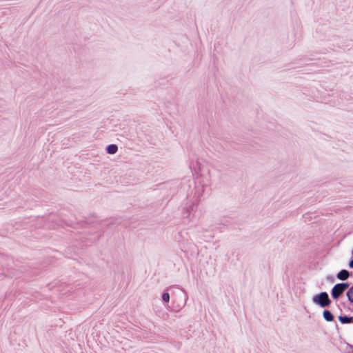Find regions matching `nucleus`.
<instances>
[{
    "label": "nucleus",
    "mask_w": 353,
    "mask_h": 353,
    "mask_svg": "<svg viewBox=\"0 0 353 353\" xmlns=\"http://www.w3.org/2000/svg\"><path fill=\"white\" fill-rule=\"evenodd\" d=\"M349 284L347 283H341L336 284L332 290V296L334 299H338L347 289Z\"/></svg>",
    "instance_id": "nucleus-1"
},
{
    "label": "nucleus",
    "mask_w": 353,
    "mask_h": 353,
    "mask_svg": "<svg viewBox=\"0 0 353 353\" xmlns=\"http://www.w3.org/2000/svg\"><path fill=\"white\" fill-rule=\"evenodd\" d=\"M314 301L324 307L330 305V300L327 292H321L319 295L315 296L313 299Z\"/></svg>",
    "instance_id": "nucleus-2"
},
{
    "label": "nucleus",
    "mask_w": 353,
    "mask_h": 353,
    "mask_svg": "<svg viewBox=\"0 0 353 353\" xmlns=\"http://www.w3.org/2000/svg\"><path fill=\"white\" fill-rule=\"evenodd\" d=\"M349 276H350L349 272L345 270H341L337 274V278L341 281L346 280L349 277Z\"/></svg>",
    "instance_id": "nucleus-3"
},
{
    "label": "nucleus",
    "mask_w": 353,
    "mask_h": 353,
    "mask_svg": "<svg viewBox=\"0 0 353 353\" xmlns=\"http://www.w3.org/2000/svg\"><path fill=\"white\" fill-rule=\"evenodd\" d=\"M339 320L341 323H350L353 321V317H348L346 316H339Z\"/></svg>",
    "instance_id": "nucleus-4"
},
{
    "label": "nucleus",
    "mask_w": 353,
    "mask_h": 353,
    "mask_svg": "<svg viewBox=\"0 0 353 353\" xmlns=\"http://www.w3.org/2000/svg\"><path fill=\"white\" fill-rule=\"evenodd\" d=\"M323 318L327 321H332L334 319V316H333L332 314L328 310H325L323 312Z\"/></svg>",
    "instance_id": "nucleus-5"
},
{
    "label": "nucleus",
    "mask_w": 353,
    "mask_h": 353,
    "mask_svg": "<svg viewBox=\"0 0 353 353\" xmlns=\"http://www.w3.org/2000/svg\"><path fill=\"white\" fill-rule=\"evenodd\" d=\"M117 146L114 144H112V145H110L108 148H107V152L109 153V154H114L117 152Z\"/></svg>",
    "instance_id": "nucleus-6"
},
{
    "label": "nucleus",
    "mask_w": 353,
    "mask_h": 353,
    "mask_svg": "<svg viewBox=\"0 0 353 353\" xmlns=\"http://www.w3.org/2000/svg\"><path fill=\"white\" fill-rule=\"evenodd\" d=\"M348 301L350 303H353V285L348 289L346 293Z\"/></svg>",
    "instance_id": "nucleus-7"
},
{
    "label": "nucleus",
    "mask_w": 353,
    "mask_h": 353,
    "mask_svg": "<svg viewBox=\"0 0 353 353\" xmlns=\"http://www.w3.org/2000/svg\"><path fill=\"white\" fill-rule=\"evenodd\" d=\"M162 299H163V300L165 302L168 303L169 301V300H170V295H169V294L167 293V292L166 293H163V296H162Z\"/></svg>",
    "instance_id": "nucleus-8"
},
{
    "label": "nucleus",
    "mask_w": 353,
    "mask_h": 353,
    "mask_svg": "<svg viewBox=\"0 0 353 353\" xmlns=\"http://www.w3.org/2000/svg\"><path fill=\"white\" fill-rule=\"evenodd\" d=\"M349 266L352 268H353V259L350 262Z\"/></svg>",
    "instance_id": "nucleus-9"
}]
</instances>
